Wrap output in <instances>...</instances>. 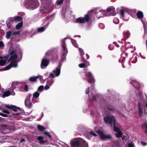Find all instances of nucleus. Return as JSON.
Instances as JSON below:
<instances>
[{
    "instance_id": "nucleus-3",
    "label": "nucleus",
    "mask_w": 147,
    "mask_h": 147,
    "mask_svg": "<svg viewBox=\"0 0 147 147\" xmlns=\"http://www.w3.org/2000/svg\"><path fill=\"white\" fill-rule=\"evenodd\" d=\"M16 52L15 50H12L10 53V69L12 67H17L18 66L17 60V55L14 54Z\"/></svg>"
},
{
    "instance_id": "nucleus-30",
    "label": "nucleus",
    "mask_w": 147,
    "mask_h": 147,
    "mask_svg": "<svg viewBox=\"0 0 147 147\" xmlns=\"http://www.w3.org/2000/svg\"><path fill=\"white\" fill-rule=\"evenodd\" d=\"M44 87V86L43 85L40 86L38 88L37 91L39 92H41L43 90Z\"/></svg>"
},
{
    "instance_id": "nucleus-15",
    "label": "nucleus",
    "mask_w": 147,
    "mask_h": 147,
    "mask_svg": "<svg viewBox=\"0 0 147 147\" xmlns=\"http://www.w3.org/2000/svg\"><path fill=\"white\" fill-rule=\"evenodd\" d=\"M131 83L132 85L134 86L135 88L138 89H139L140 87V85L136 80H134L132 81L131 82Z\"/></svg>"
},
{
    "instance_id": "nucleus-6",
    "label": "nucleus",
    "mask_w": 147,
    "mask_h": 147,
    "mask_svg": "<svg viewBox=\"0 0 147 147\" xmlns=\"http://www.w3.org/2000/svg\"><path fill=\"white\" fill-rule=\"evenodd\" d=\"M52 52V51H49L46 53L45 57L42 59L41 63V67L42 69L45 68L49 65V61L48 60L46 59V58L48 56H49L51 55Z\"/></svg>"
},
{
    "instance_id": "nucleus-13",
    "label": "nucleus",
    "mask_w": 147,
    "mask_h": 147,
    "mask_svg": "<svg viewBox=\"0 0 147 147\" xmlns=\"http://www.w3.org/2000/svg\"><path fill=\"white\" fill-rule=\"evenodd\" d=\"M62 52L63 53L64 56H65L68 53L67 49L66 46L64 42V40H62Z\"/></svg>"
},
{
    "instance_id": "nucleus-50",
    "label": "nucleus",
    "mask_w": 147,
    "mask_h": 147,
    "mask_svg": "<svg viewBox=\"0 0 147 147\" xmlns=\"http://www.w3.org/2000/svg\"><path fill=\"white\" fill-rule=\"evenodd\" d=\"M4 45L2 41H0V47H4Z\"/></svg>"
},
{
    "instance_id": "nucleus-51",
    "label": "nucleus",
    "mask_w": 147,
    "mask_h": 147,
    "mask_svg": "<svg viewBox=\"0 0 147 147\" xmlns=\"http://www.w3.org/2000/svg\"><path fill=\"white\" fill-rule=\"evenodd\" d=\"M6 37L7 39L9 38V31L6 33Z\"/></svg>"
},
{
    "instance_id": "nucleus-61",
    "label": "nucleus",
    "mask_w": 147,
    "mask_h": 147,
    "mask_svg": "<svg viewBox=\"0 0 147 147\" xmlns=\"http://www.w3.org/2000/svg\"><path fill=\"white\" fill-rule=\"evenodd\" d=\"M90 115L92 116H93L94 115L93 112H91L90 113Z\"/></svg>"
},
{
    "instance_id": "nucleus-41",
    "label": "nucleus",
    "mask_w": 147,
    "mask_h": 147,
    "mask_svg": "<svg viewBox=\"0 0 147 147\" xmlns=\"http://www.w3.org/2000/svg\"><path fill=\"white\" fill-rule=\"evenodd\" d=\"M44 134L45 135L48 136L50 138H51V136L49 134V132L47 131H45L44 132Z\"/></svg>"
},
{
    "instance_id": "nucleus-5",
    "label": "nucleus",
    "mask_w": 147,
    "mask_h": 147,
    "mask_svg": "<svg viewBox=\"0 0 147 147\" xmlns=\"http://www.w3.org/2000/svg\"><path fill=\"white\" fill-rule=\"evenodd\" d=\"M38 1L37 0H30L27 3H26L25 6L28 9H34L39 6Z\"/></svg>"
},
{
    "instance_id": "nucleus-63",
    "label": "nucleus",
    "mask_w": 147,
    "mask_h": 147,
    "mask_svg": "<svg viewBox=\"0 0 147 147\" xmlns=\"http://www.w3.org/2000/svg\"><path fill=\"white\" fill-rule=\"evenodd\" d=\"M9 33H10V36L12 34H11V31H10Z\"/></svg>"
},
{
    "instance_id": "nucleus-56",
    "label": "nucleus",
    "mask_w": 147,
    "mask_h": 147,
    "mask_svg": "<svg viewBox=\"0 0 147 147\" xmlns=\"http://www.w3.org/2000/svg\"><path fill=\"white\" fill-rule=\"evenodd\" d=\"M141 143L144 146H146L147 145V143L145 142L142 141Z\"/></svg>"
},
{
    "instance_id": "nucleus-4",
    "label": "nucleus",
    "mask_w": 147,
    "mask_h": 147,
    "mask_svg": "<svg viewBox=\"0 0 147 147\" xmlns=\"http://www.w3.org/2000/svg\"><path fill=\"white\" fill-rule=\"evenodd\" d=\"M140 97V100L138 102V108L139 113L140 115H142L143 113V108L144 107V101L143 99V95L142 92H140L138 94Z\"/></svg>"
},
{
    "instance_id": "nucleus-1",
    "label": "nucleus",
    "mask_w": 147,
    "mask_h": 147,
    "mask_svg": "<svg viewBox=\"0 0 147 147\" xmlns=\"http://www.w3.org/2000/svg\"><path fill=\"white\" fill-rule=\"evenodd\" d=\"M104 121L109 124H113L114 131L116 132L115 136L116 137L119 138L122 136V129L120 125L118 123H116L115 119L113 115L111 116H107L104 119Z\"/></svg>"
},
{
    "instance_id": "nucleus-53",
    "label": "nucleus",
    "mask_w": 147,
    "mask_h": 147,
    "mask_svg": "<svg viewBox=\"0 0 147 147\" xmlns=\"http://www.w3.org/2000/svg\"><path fill=\"white\" fill-rule=\"evenodd\" d=\"M90 88L89 87L86 90V93L88 94L89 92Z\"/></svg>"
},
{
    "instance_id": "nucleus-36",
    "label": "nucleus",
    "mask_w": 147,
    "mask_h": 147,
    "mask_svg": "<svg viewBox=\"0 0 147 147\" xmlns=\"http://www.w3.org/2000/svg\"><path fill=\"white\" fill-rule=\"evenodd\" d=\"M128 147H134V143L132 142H129L127 144Z\"/></svg>"
},
{
    "instance_id": "nucleus-28",
    "label": "nucleus",
    "mask_w": 147,
    "mask_h": 147,
    "mask_svg": "<svg viewBox=\"0 0 147 147\" xmlns=\"http://www.w3.org/2000/svg\"><path fill=\"white\" fill-rule=\"evenodd\" d=\"M6 61L3 60H0V66H3L5 65L6 63Z\"/></svg>"
},
{
    "instance_id": "nucleus-25",
    "label": "nucleus",
    "mask_w": 147,
    "mask_h": 147,
    "mask_svg": "<svg viewBox=\"0 0 147 147\" xmlns=\"http://www.w3.org/2000/svg\"><path fill=\"white\" fill-rule=\"evenodd\" d=\"M37 128L40 131H43L45 129V128L44 127L40 125H38Z\"/></svg>"
},
{
    "instance_id": "nucleus-7",
    "label": "nucleus",
    "mask_w": 147,
    "mask_h": 147,
    "mask_svg": "<svg viewBox=\"0 0 147 147\" xmlns=\"http://www.w3.org/2000/svg\"><path fill=\"white\" fill-rule=\"evenodd\" d=\"M84 142V140L82 139H74L71 140L70 144H72V147H80V145Z\"/></svg>"
},
{
    "instance_id": "nucleus-22",
    "label": "nucleus",
    "mask_w": 147,
    "mask_h": 147,
    "mask_svg": "<svg viewBox=\"0 0 147 147\" xmlns=\"http://www.w3.org/2000/svg\"><path fill=\"white\" fill-rule=\"evenodd\" d=\"M38 78V77L37 76L31 77L29 78V80L30 82H35Z\"/></svg>"
},
{
    "instance_id": "nucleus-17",
    "label": "nucleus",
    "mask_w": 147,
    "mask_h": 147,
    "mask_svg": "<svg viewBox=\"0 0 147 147\" xmlns=\"http://www.w3.org/2000/svg\"><path fill=\"white\" fill-rule=\"evenodd\" d=\"M50 76H49L48 78L47 79V84L50 86H51L53 83L54 80L53 78H50Z\"/></svg>"
},
{
    "instance_id": "nucleus-34",
    "label": "nucleus",
    "mask_w": 147,
    "mask_h": 147,
    "mask_svg": "<svg viewBox=\"0 0 147 147\" xmlns=\"http://www.w3.org/2000/svg\"><path fill=\"white\" fill-rule=\"evenodd\" d=\"M37 76L38 77V78H39L40 79V82H45V81L46 80V79H45V80H43L42 79V76Z\"/></svg>"
},
{
    "instance_id": "nucleus-2",
    "label": "nucleus",
    "mask_w": 147,
    "mask_h": 147,
    "mask_svg": "<svg viewBox=\"0 0 147 147\" xmlns=\"http://www.w3.org/2000/svg\"><path fill=\"white\" fill-rule=\"evenodd\" d=\"M115 10V9L113 7L111 6L107 8V11L101 10L98 8L93 10L92 12L96 14L98 18H99L105 16H115L116 13Z\"/></svg>"
},
{
    "instance_id": "nucleus-33",
    "label": "nucleus",
    "mask_w": 147,
    "mask_h": 147,
    "mask_svg": "<svg viewBox=\"0 0 147 147\" xmlns=\"http://www.w3.org/2000/svg\"><path fill=\"white\" fill-rule=\"evenodd\" d=\"M9 69V64L8 65L4 68L1 69H0V71H3Z\"/></svg>"
},
{
    "instance_id": "nucleus-8",
    "label": "nucleus",
    "mask_w": 147,
    "mask_h": 147,
    "mask_svg": "<svg viewBox=\"0 0 147 147\" xmlns=\"http://www.w3.org/2000/svg\"><path fill=\"white\" fill-rule=\"evenodd\" d=\"M61 67V65L60 64L59 65L58 67L54 69L52 72L51 73L50 76L52 78L59 76L60 74Z\"/></svg>"
},
{
    "instance_id": "nucleus-14",
    "label": "nucleus",
    "mask_w": 147,
    "mask_h": 147,
    "mask_svg": "<svg viewBox=\"0 0 147 147\" xmlns=\"http://www.w3.org/2000/svg\"><path fill=\"white\" fill-rule=\"evenodd\" d=\"M25 106L28 108H30L32 107V103L30 101V97L29 96H28L25 102Z\"/></svg>"
},
{
    "instance_id": "nucleus-59",
    "label": "nucleus",
    "mask_w": 147,
    "mask_h": 147,
    "mask_svg": "<svg viewBox=\"0 0 147 147\" xmlns=\"http://www.w3.org/2000/svg\"><path fill=\"white\" fill-rule=\"evenodd\" d=\"M25 141V139L24 138L20 140V142H24Z\"/></svg>"
},
{
    "instance_id": "nucleus-21",
    "label": "nucleus",
    "mask_w": 147,
    "mask_h": 147,
    "mask_svg": "<svg viewBox=\"0 0 147 147\" xmlns=\"http://www.w3.org/2000/svg\"><path fill=\"white\" fill-rule=\"evenodd\" d=\"M137 17L139 19L142 18L143 17V13L141 11H139L137 12Z\"/></svg>"
},
{
    "instance_id": "nucleus-10",
    "label": "nucleus",
    "mask_w": 147,
    "mask_h": 147,
    "mask_svg": "<svg viewBox=\"0 0 147 147\" xmlns=\"http://www.w3.org/2000/svg\"><path fill=\"white\" fill-rule=\"evenodd\" d=\"M86 78H85L87 80L89 83H91L95 82L94 79L92 76V74L90 72H85Z\"/></svg>"
},
{
    "instance_id": "nucleus-57",
    "label": "nucleus",
    "mask_w": 147,
    "mask_h": 147,
    "mask_svg": "<svg viewBox=\"0 0 147 147\" xmlns=\"http://www.w3.org/2000/svg\"><path fill=\"white\" fill-rule=\"evenodd\" d=\"M96 98V96H93L92 98L91 99V100L92 101H93L94 100H95Z\"/></svg>"
},
{
    "instance_id": "nucleus-60",
    "label": "nucleus",
    "mask_w": 147,
    "mask_h": 147,
    "mask_svg": "<svg viewBox=\"0 0 147 147\" xmlns=\"http://www.w3.org/2000/svg\"><path fill=\"white\" fill-rule=\"evenodd\" d=\"M20 114V113H16V114H14L13 115H19Z\"/></svg>"
},
{
    "instance_id": "nucleus-9",
    "label": "nucleus",
    "mask_w": 147,
    "mask_h": 147,
    "mask_svg": "<svg viewBox=\"0 0 147 147\" xmlns=\"http://www.w3.org/2000/svg\"><path fill=\"white\" fill-rule=\"evenodd\" d=\"M89 19V16L88 14H86L84 17H79L77 18L75 21L76 23L80 24L84 23L85 22L88 21Z\"/></svg>"
},
{
    "instance_id": "nucleus-45",
    "label": "nucleus",
    "mask_w": 147,
    "mask_h": 147,
    "mask_svg": "<svg viewBox=\"0 0 147 147\" xmlns=\"http://www.w3.org/2000/svg\"><path fill=\"white\" fill-rule=\"evenodd\" d=\"M20 32H14L12 33V35L14 36L18 35L20 34Z\"/></svg>"
},
{
    "instance_id": "nucleus-20",
    "label": "nucleus",
    "mask_w": 147,
    "mask_h": 147,
    "mask_svg": "<svg viewBox=\"0 0 147 147\" xmlns=\"http://www.w3.org/2000/svg\"><path fill=\"white\" fill-rule=\"evenodd\" d=\"M79 50L81 56L82 58L83 61H85V59L84 58V57H83V55H84V53L83 51V50L80 48H79Z\"/></svg>"
},
{
    "instance_id": "nucleus-27",
    "label": "nucleus",
    "mask_w": 147,
    "mask_h": 147,
    "mask_svg": "<svg viewBox=\"0 0 147 147\" xmlns=\"http://www.w3.org/2000/svg\"><path fill=\"white\" fill-rule=\"evenodd\" d=\"M3 98L9 96V90L4 92L3 94Z\"/></svg>"
},
{
    "instance_id": "nucleus-26",
    "label": "nucleus",
    "mask_w": 147,
    "mask_h": 147,
    "mask_svg": "<svg viewBox=\"0 0 147 147\" xmlns=\"http://www.w3.org/2000/svg\"><path fill=\"white\" fill-rule=\"evenodd\" d=\"M47 27L45 26L44 27L38 28L37 30L38 32H43L47 28Z\"/></svg>"
},
{
    "instance_id": "nucleus-46",
    "label": "nucleus",
    "mask_w": 147,
    "mask_h": 147,
    "mask_svg": "<svg viewBox=\"0 0 147 147\" xmlns=\"http://www.w3.org/2000/svg\"><path fill=\"white\" fill-rule=\"evenodd\" d=\"M50 86H51L47 84L45 86V90H46L50 88Z\"/></svg>"
},
{
    "instance_id": "nucleus-49",
    "label": "nucleus",
    "mask_w": 147,
    "mask_h": 147,
    "mask_svg": "<svg viewBox=\"0 0 147 147\" xmlns=\"http://www.w3.org/2000/svg\"><path fill=\"white\" fill-rule=\"evenodd\" d=\"M5 107H6L8 109H9V105H2V108Z\"/></svg>"
},
{
    "instance_id": "nucleus-24",
    "label": "nucleus",
    "mask_w": 147,
    "mask_h": 147,
    "mask_svg": "<svg viewBox=\"0 0 147 147\" xmlns=\"http://www.w3.org/2000/svg\"><path fill=\"white\" fill-rule=\"evenodd\" d=\"M40 93L38 91H36L34 92L33 94V97L35 98H38L39 96Z\"/></svg>"
},
{
    "instance_id": "nucleus-52",
    "label": "nucleus",
    "mask_w": 147,
    "mask_h": 147,
    "mask_svg": "<svg viewBox=\"0 0 147 147\" xmlns=\"http://www.w3.org/2000/svg\"><path fill=\"white\" fill-rule=\"evenodd\" d=\"M2 111L5 113H6L7 114H9V111H8L7 110L5 109Z\"/></svg>"
},
{
    "instance_id": "nucleus-64",
    "label": "nucleus",
    "mask_w": 147,
    "mask_h": 147,
    "mask_svg": "<svg viewBox=\"0 0 147 147\" xmlns=\"http://www.w3.org/2000/svg\"><path fill=\"white\" fill-rule=\"evenodd\" d=\"M146 107L147 108V102L146 104Z\"/></svg>"
},
{
    "instance_id": "nucleus-12",
    "label": "nucleus",
    "mask_w": 147,
    "mask_h": 147,
    "mask_svg": "<svg viewBox=\"0 0 147 147\" xmlns=\"http://www.w3.org/2000/svg\"><path fill=\"white\" fill-rule=\"evenodd\" d=\"M96 132L99 134L101 139H109L111 138V135H105L103 131H102L100 130L96 131Z\"/></svg>"
},
{
    "instance_id": "nucleus-31",
    "label": "nucleus",
    "mask_w": 147,
    "mask_h": 147,
    "mask_svg": "<svg viewBox=\"0 0 147 147\" xmlns=\"http://www.w3.org/2000/svg\"><path fill=\"white\" fill-rule=\"evenodd\" d=\"M63 0H57V1L56 4L57 5H62Z\"/></svg>"
},
{
    "instance_id": "nucleus-16",
    "label": "nucleus",
    "mask_w": 147,
    "mask_h": 147,
    "mask_svg": "<svg viewBox=\"0 0 147 147\" xmlns=\"http://www.w3.org/2000/svg\"><path fill=\"white\" fill-rule=\"evenodd\" d=\"M10 110H12L14 111H22V110L20 107L12 105H10Z\"/></svg>"
},
{
    "instance_id": "nucleus-19",
    "label": "nucleus",
    "mask_w": 147,
    "mask_h": 147,
    "mask_svg": "<svg viewBox=\"0 0 147 147\" xmlns=\"http://www.w3.org/2000/svg\"><path fill=\"white\" fill-rule=\"evenodd\" d=\"M142 127L144 129V133L147 134V123H144L143 124Z\"/></svg>"
},
{
    "instance_id": "nucleus-47",
    "label": "nucleus",
    "mask_w": 147,
    "mask_h": 147,
    "mask_svg": "<svg viewBox=\"0 0 147 147\" xmlns=\"http://www.w3.org/2000/svg\"><path fill=\"white\" fill-rule=\"evenodd\" d=\"M90 134L91 135L94 136H97V135L95 133H94V132L92 131H90Z\"/></svg>"
},
{
    "instance_id": "nucleus-62",
    "label": "nucleus",
    "mask_w": 147,
    "mask_h": 147,
    "mask_svg": "<svg viewBox=\"0 0 147 147\" xmlns=\"http://www.w3.org/2000/svg\"><path fill=\"white\" fill-rule=\"evenodd\" d=\"M7 22H7V26L9 28V25H8V23Z\"/></svg>"
},
{
    "instance_id": "nucleus-23",
    "label": "nucleus",
    "mask_w": 147,
    "mask_h": 147,
    "mask_svg": "<svg viewBox=\"0 0 147 147\" xmlns=\"http://www.w3.org/2000/svg\"><path fill=\"white\" fill-rule=\"evenodd\" d=\"M23 25V22H22L20 23H18L16 26V29L18 30Z\"/></svg>"
},
{
    "instance_id": "nucleus-40",
    "label": "nucleus",
    "mask_w": 147,
    "mask_h": 147,
    "mask_svg": "<svg viewBox=\"0 0 147 147\" xmlns=\"http://www.w3.org/2000/svg\"><path fill=\"white\" fill-rule=\"evenodd\" d=\"M86 66V65L84 63H80L79 65V66L80 68H83L85 67Z\"/></svg>"
},
{
    "instance_id": "nucleus-54",
    "label": "nucleus",
    "mask_w": 147,
    "mask_h": 147,
    "mask_svg": "<svg viewBox=\"0 0 147 147\" xmlns=\"http://www.w3.org/2000/svg\"><path fill=\"white\" fill-rule=\"evenodd\" d=\"M28 86L27 85H26L25 86V90L26 91H27L28 90Z\"/></svg>"
},
{
    "instance_id": "nucleus-43",
    "label": "nucleus",
    "mask_w": 147,
    "mask_h": 147,
    "mask_svg": "<svg viewBox=\"0 0 147 147\" xmlns=\"http://www.w3.org/2000/svg\"><path fill=\"white\" fill-rule=\"evenodd\" d=\"M2 128L4 130H6L8 128V127L6 125H2Z\"/></svg>"
},
{
    "instance_id": "nucleus-55",
    "label": "nucleus",
    "mask_w": 147,
    "mask_h": 147,
    "mask_svg": "<svg viewBox=\"0 0 147 147\" xmlns=\"http://www.w3.org/2000/svg\"><path fill=\"white\" fill-rule=\"evenodd\" d=\"M8 57H9L8 55L7 56H6L3 57V59H4V60L6 61L7 59H8Z\"/></svg>"
},
{
    "instance_id": "nucleus-58",
    "label": "nucleus",
    "mask_w": 147,
    "mask_h": 147,
    "mask_svg": "<svg viewBox=\"0 0 147 147\" xmlns=\"http://www.w3.org/2000/svg\"><path fill=\"white\" fill-rule=\"evenodd\" d=\"M14 20V19H13L12 18L10 17V21L13 22Z\"/></svg>"
},
{
    "instance_id": "nucleus-44",
    "label": "nucleus",
    "mask_w": 147,
    "mask_h": 147,
    "mask_svg": "<svg viewBox=\"0 0 147 147\" xmlns=\"http://www.w3.org/2000/svg\"><path fill=\"white\" fill-rule=\"evenodd\" d=\"M114 48V46L112 45H110L109 46V48L110 50H112Z\"/></svg>"
},
{
    "instance_id": "nucleus-48",
    "label": "nucleus",
    "mask_w": 147,
    "mask_h": 147,
    "mask_svg": "<svg viewBox=\"0 0 147 147\" xmlns=\"http://www.w3.org/2000/svg\"><path fill=\"white\" fill-rule=\"evenodd\" d=\"M0 115L1 116L3 117H7V115L3 114L2 113H0Z\"/></svg>"
},
{
    "instance_id": "nucleus-38",
    "label": "nucleus",
    "mask_w": 147,
    "mask_h": 147,
    "mask_svg": "<svg viewBox=\"0 0 147 147\" xmlns=\"http://www.w3.org/2000/svg\"><path fill=\"white\" fill-rule=\"evenodd\" d=\"M124 11L123 10H121V18H123L124 17Z\"/></svg>"
},
{
    "instance_id": "nucleus-42",
    "label": "nucleus",
    "mask_w": 147,
    "mask_h": 147,
    "mask_svg": "<svg viewBox=\"0 0 147 147\" xmlns=\"http://www.w3.org/2000/svg\"><path fill=\"white\" fill-rule=\"evenodd\" d=\"M108 109L112 111H115V109L113 107H108Z\"/></svg>"
},
{
    "instance_id": "nucleus-39",
    "label": "nucleus",
    "mask_w": 147,
    "mask_h": 147,
    "mask_svg": "<svg viewBox=\"0 0 147 147\" xmlns=\"http://www.w3.org/2000/svg\"><path fill=\"white\" fill-rule=\"evenodd\" d=\"M52 16H48L47 17V21L48 20H49L48 21V25L49 24V23L51 21L53 20V19L52 18H51L50 20V19L51 18Z\"/></svg>"
},
{
    "instance_id": "nucleus-35",
    "label": "nucleus",
    "mask_w": 147,
    "mask_h": 147,
    "mask_svg": "<svg viewBox=\"0 0 147 147\" xmlns=\"http://www.w3.org/2000/svg\"><path fill=\"white\" fill-rule=\"evenodd\" d=\"M113 22L115 24H118L119 22V20L117 18H114L113 20Z\"/></svg>"
},
{
    "instance_id": "nucleus-32",
    "label": "nucleus",
    "mask_w": 147,
    "mask_h": 147,
    "mask_svg": "<svg viewBox=\"0 0 147 147\" xmlns=\"http://www.w3.org/2000/svg\"><path fill=\"white\" fill-rule=\"evenodd\" d=\"M123 35L126 38H127L130 36V34L128 32H125L124 33Z\"/></svg>"
},
{
    "instance_id": "nucleus-18",
    "label": "nucleus",
    "mask_w": 147,
    "mask_h": 147,
    "mask_svg": "<svg viewBox=\"0 0 147 147\" xmlns=\"http://www.w3.org/2000/svg\"><path fill=\"white\" fill-rule=\"evenodd\" d=\"M43 137L41 136H39L37 138V140L39 141V143L41 144H43L46 142V141L43 140Z\"/></svg>"
},
{
    "instance_id": "nucleus-29",
    "label": "nucleus",
    "mask_w": 147,
    "mask_h": 147,
    "mask_svg": "<svg viewBox=\"0 0 147 147\" xmlns=\"http://www.w3.org/2000/svg\"><path fill=\"white\" fill-rule=\"evenodd\" d=\"M14 20L15 21H20L22 20V18L20 16H17L14 17Z\"/></svg>"
},
{
    "instance_id": "nucleus-37",
    "label": "nucleus",
    "mask_w": 147,
    "mask_h": 147,
    "mask_svg": "<svg viewBox=\"0 0 147 147\" xmlns=\"http://www.w3.org/2000/svg\"><path fill=\"white\" fill-rule=\"evenodd\" d=\"M72 43L73 45L76 47H78V45L76 43V41L75 40H72Z\"/></svg>"
},
{
    "instance_id": "nucleus-11",
    "label": "nucleus",
    "mask_w": 147,
    "mask_h": 147,
    "mask_svg": "<svg viewBox=\"0 0 147 147\" xmlns=\"http://www.w3.org/2000/svg\"><path fill=\"white\" fill-rule=\"evenodd\" d=\"M18 84V82H12L11 84V88L10 89V95H15V92H14V90Z\"/></svg>"
}]
</instances>
